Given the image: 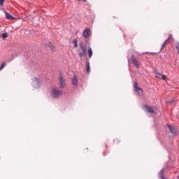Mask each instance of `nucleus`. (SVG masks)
Wrapping results in <instances>:
<instances>
[{
	"label": "nucleus",
	"mask_w": 179,
	"mask_h": 179,
	"mask_svg": "<svg viewBox=\"0 0 179 179\" xmlns=\"http://www.w3.org/2000/svg\"><path fill=\"white\" fill-rule=\"evenodd\" d=\"M62 95V90L57 87H53L51 91V96L53 99H58Z\"/></svg>",
	"instance_id": "1"
},
{
	"label": "nucleus",
	"mask_w": 179,
	"mask_h": 179,
	"mask_svg": "<svg viewBox=\"0 0 179 179\" xmlns=\"http://www.w3.org/2000/svg\"><path fill=\"white\" fill-rule=\"evenodd\" d=\"M32 85L34 89H38L41 85V80H40V78H34L32 79Z\"/></svg>",
	"instance_id": "2"
},
{
	"label": "nucleus",
	"mask_w": 179,
	"mask_h": 179,
	"mask_svg": "<svg viewBox=\"0 0 179 179\" xmlns=\"http://www.w3.org/2000/svg\"><path fill=\"white\" fill-rule=\"evenodd\" d=\"M134 92L138 94V96H142L143 94V90L141 87H138V83H134Z\"/></svg>",
	"instance_id": "3"
},
{
	"label": "nucleus",
	"mask_w": 179,
	"mask_h": 179,
	"mask_svg": "<svg viewBox=\"0 0 179 179\" xmlns=\"http://www.w3.org/2000/svg\"><path fill=\"white\" fill-rule=\"evenodd\" d=\"M59 87L61 89H64L66 85V81L64 79V77L62 76H60L59 78Z\"/></svg>",
	"instance_id": "4"
},
{
	"label": "nucleus",
	"mask_w": 179,
	"mask_h": 179,
	"mask_svg": "<svg viewBox=\"0 0 179 179\" xmlns=\"http://www.w3.org/2000/svg\"><path fill=\"white\" fill-rule=\"evenodd\" d=\"M144 107H145L147 112H148L151 114H155L156 112L155 111V109L152 106H145Z\"/></svg>",
	"instance_id": "5"
},
{
	"label": "nucleus",
	"mask_w": 179,
	"mask_h": 179,
	"mask_svg": "<svg viewBox=\"0 0 179 179\" xmlns=\"http://www.w3.org/2000/svg\"><path fill=\"white\" fill-rule=\"evenodd\" d=\"M83 36L85 37V38H89L90 36V29L89 28L85 29L83 33Z\"/></svg>",
	"instance_id": "6"
},
{
	"label": "nucleus",
	"mask_w": 179,
	"mask_h": 179,
	"mask_svg": "<svg viewBox=\"0 0 179 179\" xmlns=\"http://www.w3.org/2000/svg\"><path fill=\"white\" fill-rule=\"evenodd\" d=\"M131 61H132L134 66H136V68H137V69H139V62L135 58V57H134V56L131 57Z\"/></svg>",
	"instance_id": "7"
},
{
	"label": "nucleus",
	"mask_w": 179,
	"mask_h": 179,
	"mask_svg": "<svg viewBox=\"0 0 179 179\" xmlns=\"http://www.w3.org/2000/svg\"><path fill=\"white\" fill-rule=\"evenodd\" d=\"M155 76L158 78V79H164V80H166V76L161 74L159 73H155Z\"/></svg>",
	"instance_id": "8"
},
{
	"label": "nucleus",
	"mask_w": 179,
	"mask_h": 179,
	"mask_svg": "<svg viewBox=\"0 0 179 179\" xmlns=\"http://www.w3.org/2000/svg\"><path fill=\"white\" fill-rule=\"evenodd\" d=\"M169 128L171 134H177V132H178V130L173 126H169Z\"/></svg>",
	"instance_id": "9"
},
{
	"label": "nucleus",
	"mask_w": 179,
	"mask_h": 179,
	"mask_svg": "<svg viewBox=\"0 0 179 179\" xmlns=\"http://www.w3.org/2000/svg\"><path fill=\"white\" fill-rule=\"evenodd\" d=\"M80 48L85 54H87V49L86 48V46L83 43H80Z\"/></svg>",
	"instance_id": "10"
},
{
	"label": "nucleus",
	"mask_w": 179,
	"mask_h": 179,
	"mask_svg": "<svg viewBox=\"0 0 179 179\" xmlns=\"http://www.w3.org/2000/svg\"><path fill=\"white\" fill-rule=\"evenodd\" d=\"M72 85L73 86H76L78 85V77H76V76H73L72 78Z\"/></svg>",
	"instance_id": "11"
},
{
	"label": "nucleus",
	"mask_w": 179,
	"mask_h": 179,
	"mask_svg": "<svg viewBox=\"0 0 179 179\" xmlns=\"http://www.w3.org/2000/svg\"><path fill=\"white\" fill-rule=\"evenodd\" d=\"M6 18L8 19L9 20H13L15 17L8 13H6Z\"/></svg>",
	"instance_id": "12"
},
{
	"label": "nucleus",
	"mask_w": 179,
	"mask_h": 179,
	"mask_svg": "<svg viewBox=\"0 0 179 179\" xmlns=\"http://www.w3.org/2000/svg\"><path fill=\"white\" fill-rule=\"evenodd\" d=\"M163 174H164V169L161 170L158 176L159 177H161L162 179H166L164 176H163Z\"/></svg>",
	"instance_id": "13"
},
{
	"label": "nucleus",
	"mask_w": 179,
	"mask_h": 179,
	"mask_svg": "<svg viewBox=\"0 0 179 179\" xmlns=\"http://www.w3.org/2000/svg\"><path fill=\"white\" fill-rule=\"evenodd\" d=\"M86 65L87 73H89L90 72V63H89V62H87Z\"/></svg>",
	"instance_id": "14"
},
{
	"label": "nucleus",
	"mask_w": 179,
	"mask_h": 179,
	"mask_svg": "<svg viewBox=\"0 0 179 179\" xmlns=\"http://www.w3.org/2000/svg\"><path fill=\"white\" fill-rule=\"evenodd\" d=\"M89 58H92L93 55V50H92V48H89L88 49Z\"/></svg>",
	"instance_id": "15"
},
{
	"label": "nucleus",
	"mask_w": 179,
	"mask_h": 179,
	"mask_svg": "<svg viewBox=\"0 0 179 179\" xmlns=\"http://www.w3.org/2000/svg\"><path fill=\"white\" fill-rule=\"evenodd\" d=\"M73 44H74V48H76L78 47V39H74L72 41Z\"/></svg>",
	"instance_id": "16"
},
{
	"label": "nucleus",
	"mask_w": 179,
	"mask_h": 179,
	"mask_svg": "<svg viewBox=\"0 0 179 179\" xmlns=\"http://www.w3.org/2000/svg\"><path fill=\"white\" fill-rule=\"evenodd\" d=\"M50 48L52 51H55V46L52 44H50Z\"/></svg>",
	"instance_id": "17"
},
{
	"label": "nucleus",
	"mask_w": 179,
	"mask_h": 179,
	"mask_svg": "<svg viewBox=\"0 0 179 179\" xmlns=\"http://www.w3.org/2000/svg\"><path fill=\"white\" fill-rule=\"evenodd\" d=\"M1 37H2V38H3V39L6 38V37H8V34H6V33L2 34H1Z\"/></svg>",
	"instance_id": "18"
},
{
	"label": "nucleus",
	"mask_w": 179,
	"mask_h": 179,
	"mask_svg": "<svg viewBox=\"0 0 179 179\" xmlns=\"http://www.w3.org/2000/svg\"><path fill=\"white\" fill-rule=\"evenodd\" d=\"M85 55H86V53H84L83 52H80V53H79V57H80V58H82L83 56H85Z\"/></svg>",
	"instance_id": "19"
},
{
	"label": "nucleus",
	"mask_w": 179,
	"mask_h": 179,
	"mask_svg": "<svg viewBox=\"0 0 179 179\" xmlns=\"http://www.w3.org/2000/svg\"><path fill=\"white\" fill-rule=\"evenodd\" d=\"M6 65V64L5 63H3L1 64V66H0V71H2V69H3V68H5Z\"/></svg>",
	"instance_id": "20"
},
{
	"label": "nucleus",
	"mask_w": 179,
	"mask_h": 179,
	"mask_svg": "<svg viewBox=\"0 0 179 179\" xmlns=\"http://www.w3.org/2000/svg\"><path fill=\"white\" fill-rule=\"evenodd\" d=\"M166 43H167V40H166L162 45V48H163L166 45Z\"/></svg>",
	"instance_id": "21"
},
{
	"label": "nucleus",
	"mask_w": 179,
	"mask_h": 179,
	"mask_svg": "<svg viewBox=\"0 0 179 179\" xmlns=\"http://www.w3.org/2000/svg\"><path fill=\"white\" fill-rule=\"evenodd\" d=\"M0 6H3V1H0Z\"/></svg>",
	"instance_id": "22"
},
{
	"label": "nucleus",
	"mask_w": 179,
	"mask_h": 179,
	"mask_svg": "<svg viewBox=\"0 0 179 179\" xmlns=\"http://www.w3.org/2000/svg\"><path fill=\"white\" fill-rule=\"evenodd\" d=\"M169 103L171 104L173 103H174V99H172L171 101H169Z\"/></svg>",
	"instance_id": "23"
},
{
	"label": "nucleus",
	"mask_w": 179,
	"mask_h": 179,
	"mask_svg": "<svg viewBox=\"0 0 179 179\" xmlns=\"http://www.w3.org/2000/svg\"><path fill=\"white\" fill-rule=\"evenodd\" d=\"M178 178H179V176H178Z\"/></svg>",
	"instance_id": "24"
},
{
	"label": "nucleus",
	"mask_w": 179,
	"mask_h": 179,
	"mask_svg": "<svg viewBox=\"0 0 179 179\" xmlns=\"http://www.w3.org/2000/svg\"><path fill=\"white\" fill-rule=\"evenodd\" d=\"M0 1H3V0H0Z\"/></svg>",
	"instance_id": "25"
}]
</instances>
